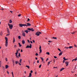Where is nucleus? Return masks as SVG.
I'll list each match as a JSON object with an SVG mask.
<instances>
[{
    "label": "nucleus",
    "instance_id": "obj_1",
    "mask_svg": "<svg viewBox=\"0 0 77 77\" xmlns=\"http://www.w3.org/2000/svg\"><path fill=\"white\" fill-rule=\"evenodd\" d=\"M26 24H26H19V25L20 27H22L23 26H26V27H27V26H31V24L29 23H27Z\"/></svg>",
    "mask_w": 77,
    "mask_h": 77
},
{
    "label": "nucleus",
    "instance_id": "obj_2",
    "mask_svg": "<svg viewBox=\"0 0 77 77\" xmlns=\"http://www.w3.org/2000/svg\"><path fill=\"white\" fill-rule=\"evenodd\" d=\"M6 42H5V46L6 47H7L8 46V38L7 37H5V38Z\"/></svg>",
    "mask_w": 77,
    "mask_h": 77
},
{
    "label": "nucleus",
    "instance_id": "obj_3",
    "mask_svg": "<svg viewBox=\"0 0 77 77\" xmlns=\"http://www.w3.org/2000/svg\"><path fill=\"white\" fill-rule=\"evenodd\" d=\"M9 27V28L10 29H12V28H13V25L12 24H9V23H8V24Z\"/></svg>",
    "mask_w": 77,
    "mask_h": 77
},
{
    "label": "nucleus",
    "instance_id": "obj_4",
    "mask_svg": "<svg viewBox=\"0 0 77 77\" xmlns=\"http://www.w3.org/2000/svg\"><path fill=\"white\" fill-rule=\"evenodd\" d=\"M41 33H42L41 32H36L35 35H37V36H39L40 34H41Z\"/></svg>",
    "mask_w": 77,
    "mask_h": 77
},
{
    "label": "nucleus",
    "instance_id": "obj_5",
    "mask_svg": "<svg viewBox=\"0 0 77 77\" xmlns=\"http://www.w3.org/2000/svg\"><path fill=\"white\" fill-rule=\"evenodd\" d=\"M30 46L29 45H27L26 47V48H32V44H30Z\"/></svg>",
    "mask_w": 77,
    "mask_h": 77
},
{
    "label": "nucleus",
    "instance_id": "obj_6",
    "mask_svg": "<svg viewBox=\"0 0 77 77\" xmlns=\"http://www.w3.org/2000/svg\"><path fill=\"white\" fill-rule=\"evenodd\" d=\"M15 54H16V56L17 58H20V57H18V56L17 55V54H18V53H16Z\"/></svg>",
    "mask_w": 77,
    "mask_h": 77
},
{
    "label": "nucleus",
    "instance_id": "obj_7",
    "mask_svg": "<svg viewBox=\"0 0 77 77\" xmlns=\"http://www.w3.org/2000/svg\"><path fill=\"white\" fill-rule=\"evenodd\" d=\"M65 63L66 65V66H68V64H69V62H66Z\"/></svg>",
    "mask_w": 77,
    "mask_h": 77
},
{
    "label": "nucleus",
    "instance_id": "obj_8",
    "mask_svg": "<svg viewBox=\"0 0 77 77\" xmlns=\"http://www.w3.org/2000/svg\"><path fill=\"white\" fill-rule=\"evenodd\" d=\"M7 33H10V31H9V28H7Z\"/></svg>",
    "mask_w": 77,
    "mask_h": 77
},
{
    "label": "nucleus",
    "instance_id": "obj_9",
    "mask_svg": "<svg viewBox=\"0 0 77 77\" xmlns=\"http://www.w3.org/2000/svg\"><path fill=\"white\" fill-rule=\"evenodd\" d=\"M22 35L23 36H26V34L25 33V32H23L22 34Z\"/></svg>",
    "mask_w": 77,
    "mask_h": 77
},
{
    "label": "nucleus",
    "instance_id": "obj_10",
    "mask_svg": "<svg viewBox=\"0 0 77 77\" xmlns=\"http://www.w3.org/2000/svg\"><path fill=\"white\" fill-rule=\"evenodd\" d=\"M31 31H32V32H34V31H35V30L33 29V28H32L31 29Z\"/></svg>",
    "mask_w": 77,
    "mask_h": 77
},
{
    "label": "nucleus",
    "instance_id": "obj_11",
    "mask_svg": "<svg viewBox=\"0 0 77 77\" xmlns=\"http://www.w3.org/2000/svg\"><path fill=\"white\" fill-rule=\"evenodd\" d=\"M22 42L23 44H25V41H24V40H23L22 41Z\"/></svg>",
    "mask_w": 77,
    "mask_h": 77
},
{
    "label": "nucleus",
    "instance_id": "obj_12",
    "mask_svg": "<svg viewBox=\"0 0 77 77\" xmlns=\"http://www.w3.org/2000/svg\"><path fill=\"white\" fill-rule=\"evenodd\" d=\"M77 60V57H76L75 59H73L72 60V62H73V61H74V60Z\"/></svg>",
    "mask_w": 77,
    "mask_h": 77
},
{
    "label": "nucleus",
    "instance_id": "obj_13",
    "mask_svg": "<svg viewBox=\"0 0 77 77\" xmlns=\"http://www.w3.org/2000/svg\"><path fill=\"white\" fill-rule=\"evenodd\" d=\"M2 35H3V32L2 31H1L0 33V36H2Z\"/></svg>",
    "mask_w": 77,
    "mask_h": 77
},
{
    "label": "nucleus",
    "instance_id": "obj_14",
    "mask_svg": "<svg viewBox=\"0 0 77 77\" xmlns=\"http://www.w3.org/2000/svg\"><path fill=\"white\" fill-rule=\"evenodd\" d=\"M15 42V38H13V43H14Z\"/></svg>",
    "mask_w": 77,
    "mask_h": 77
},
{
    "label": "nucleus",
    "instance_id": "obj_15",
    "mask_svg": "<svg viewBox=\"0 0 77 77\" xmlns=\"http://www.w3.org/2000/svg\"><path fill=\"white\" fill-rule=\"evenodd\" d=\"M62 54V52H60L59 54V56H61Z\"/></svg>",
    "mask_w": 77,
    "mask_h": 77
},
{
    "label": "nucleus",
    "instance_id": "obj_16",
    "mask_svg": "<svg viewBox=\"0 0 77 77\" xmlns=\"http://www.w3.org/2000/svg\"><path fill=\"white\" fill-rule=\"evenodd\" d=\"M24 32H26V33H28V32H29V31L27 30H25Z\"/></svg>",
    "mask_w": 77,
    "mask_h": 77
},
{
    "label": "nucleus",
    "instance_id": "obj_17",
    "mask_svg": "<svg viewBox=\"0 0 77 77\" xmlns=\"http://www.w3.org/2000/svg\"><path fill=\"white\" fill-rule=\"evenodd\" d=\"M18 61H15V64H16V65H17V64L18 63Z\"/></svg>",
    "mask_w": 77,
    "mask_h": 77
},
{
    "label": "nucleus",
    "instance_id": "obj_18",
    "mask_svg": "<svg viewBox=\"0 0 77 77\" xmlns=\"http://www.w3.org/2000/svg\"><path fill=\"white\" fill-rule=\"evenodd\" d=\"M64 69L65 68H61L60 70V71H63V69Z\"/></svg>",
    "mask_w": 77,
    "mask_h": 77
},
{
    "label": "nucleus",
    "instance_id": "obj_19",
    "mask_svg": "<svg viewBox=\"0 0 77 77\" xmlns=\"http://www.w3.org/2000/svg\"><path fill=\"white\" fill-rule=\"evenodd\" d=\"M72 48H73V46H70L69 47V48L71 49Z\"/></svg>",
    "mask_w": 77,
    "mask_h": 77
},
{
    "label": "nucleus",
    "instance_id": "obj_20",
    "mask_svg": "<svg viewBox=\"0 0 77 77\" xmlns=\"http://www.w3.org/2000/svg\"><path fill=\"white\" fill-rule=\"evenodd\" d=\"M26 67L28 68H30V66H26Z\"/></svg>",
    "mask_w": 77,
    "mask_h": 77
},
{
    "label": "nucleus",
    "instance_id": "obj_21",
    "mask_svg": "<svg viewBox=\"0 0 77 77\" xmlns=\"http://www.w3.org/2000/svg\"><path fill=\"white\" fill-rule=\"evenodd\" d=\"M5 68H6V69H7V68H8V65H6L5 66Z\"/></svg>",
    "mask_w": 77,
    "mask_h": 77
},
{
    "label": "nucleus",
    "instance_id": "obj_22",
    "mask_svg": "<svg viewBox=\"0 0 77 77\" xmlns=\"http://www.w3.org/2000/svg\"><path fill=\"white\" fill-rule=\"evenodd\" d=\"M12 62H13V64H14V63H15V61H14V60L13 59L12 60Z\"/></svg>",
    "mask_w": 77,
    "mask_h": 77
},
{
    "label": "nucleus",
    "instance_id": "obj_23",
    "mask_svg": "<svg viewBox=\"0 0 77 77\" xmlns=\"http://www.w3.org/2000/svg\"><path fill=\"white\" fill-rule=\"evenodd\" d=\"M27 30H29V31H31V29L30 28H28Z\"/></svg>",
    "mask_w": 77,
    "mask_h": 77
},
{
    "label": "nucleus",
    "instance_id": "obj_24",
    "mask_svg": "<svg viewBox=\"0 0 77 77\" xmlns=\"http://www.w3.org/2000/svg\"><path fill=\"white\" fill-rule=\"evenodd\" d=\"M46 54H48V55H50V53L47 52L46 53Z\"/></svg>",
    "mask_w": 77,
    "mask_h": 77
},
{
    "label": "nucleus",
    "instance_id": "obj_25",
    "mask_svg": "<svg viewBox=\"0 0 77 77\" xmlns=\"http://www.w3.org/2000/svg\"><path fill=\"white\" fill-rule=\"evenodd\" d=\"M2 66V61H0V67Z\"/></svg>",
    "mask_w": 77,
    "mask_h": 77
},
{
    "label": "nucleus",
    "instance_id": "obj_26",
    "mask_svg": "<svg viewBox=\"0 0 77 77\" xmlns=\"http://www.w3.org/2000/svg\"><path fill=\"white\" fill-rule=\"evenodd\" d=\"M75 31H74L72 32H71V33H72V34H75Z\"/></svg>",
    "mask_w": 77,
    "mask_h": 77
},
{
    "label": "nucleus",
    "instance_id": "obj_27",
    "mask_svg": "<svg viewBox=\"0 0 77 77\" xmlns=\"http://www.w3.org/2000/svg\"><path fill=\"white\" fill-rule=\"evenodd\" d=\"M19 47H21L22 45L20 44V43H19Z\"/></svg>",
    "mask_w": 77,
    "mask_h": 77
},
{
    "label": "nucleus",
    "instance_id": "obj_28",
    "mask_svg": "<svg viewBox=\"0 0 77 77\" xmlns=\"http://www.w3.org/2000/svg\"><path fill=\"white\" fill-rule=\"evenodd\" d=\"M53 39H57V38L56 37H53Z\"/></svg>",
    "mask_w": 77,
    "mask_h": 77
},
{
    "label": "nucleus",
    "instance_id": "obj_29",
    "mask_svg": "<svg viewBox=\"0 0 77 77\" xmlns=\"http://www.w3.org/2000/svg\"><path fill=\"white\" fill-rule=\"evenodd\" d=\"M19 55L18 56V57H21V54H20V53H19Z\"/></svg>",
    "mask_w": 77,
    "mask_h": 77
},
{
    "label": "nucleus",
    "instance_id": "obj_30",
    "mask_svg": "<svg viewBox=\"0 0 77 77\" xmlns=\"http://www.w3.org/2000/svg\"><path fill=\"white\" fill-rule=\"evenodd\" d=\"M18 38L19 39H21V36H19L18 37Z\"/></svg>",
    "mask_w": 77,
    "mask_h": 77
},
{
    "label": "nucleus",
    "instance_id": "obj_31",
    "mask_svg": "<svg viewBox=\"0 0 77 77\" xmlns=\"http://www.w3.org/2000/svg\"><path fill=\"white\" fill-rule=\"evenodd\" d=\"M41 59H42V61H44V58L41 57Z\"/></svg>",
    "mask_w": 77,
    "mask_h": 77
},
{
    "label": "nucleus",
    "instance_id": "obj_32",
    "mask_svg": "<svg viewBox=\"0 0 77 77\" xmlns=\"http://www.w3.org/2000/svg\"><path fill=\"white\" fill-rule=\"evenodd\" d=\"M12 20H10V21H9L10 23H12Z\"/></svg>",
    "mask_w": 77,
    "mask_h": 77
},
{
    "label": "nucleus",
    "instance_id": "obj_33",
    "mask_svg": "<svg viewBox=\"0 0 77 77\" xmlns=\"http://www.w3.org/2000/svg\"><path fill=\"white\" fill-rule=\"evenodd\" d=\"M50 63V62H48V65H49V64Z\"/></svg>",
    "mask_w": 77,
    "mask_h": 77
},
{
    "label": "nucleus",
    "instance_id": "obj_34",
    "mask_svg": "<svg viewBox=\"0 0 77 77\" xmlns=\"http://www.w3.org/2000/svg\"><path fill=\"white\" fill-rule=\"evenodd\" d=\"M58 50H59V51H60V52H61V50H60V49L59 48H58Z\"/></svg>",
    "mask_w": 77,
    "mask_h": 77
},
{
    "label": "nucleus",
    "instance_id": "obj_35",
    "mask_svg": "<svg viewBox=\"0 0 77 77\" xmlns=\"http://www.w3.org/2000/svg\"><path fill=\"white\" fill-rule=\"evenodd\" d=\"M40 52H39V53L40 54V53H41L42 52V50H41V49H40Z\"/></svg>",
    "mask_w": 77,
    "mask_h": 77
},
{
    "label": "nucleus",
    "instance_id": "obj_36",
    "mask_svg": "<svg viewBox=\"0 0 77 77\" xmlns=\"http://www.w3.org/2000/svg\"><path fill=\"white\" fill-rule=\"evenodd\" d=\"M63 59H64V60H66L65 57H64L63 58Z\"/></svg>",
    "mask_w": 77,
    "mask_h": 77
},
{
    "label": "nucleus",
    "instance_id": "obj_37",
    "mask_svg": "<svg viewBox=\"0 0 77 77\" xmlns=\"http://www.w3.org/2000/svg\"><path fill=\"white\" fill-rule=\"evenodd\" d=\"M27 21H29L30 20V19H29V18H28L27 19Z\"/></svg>",
    "mask_w": 77,
    "mask_h": 77
},
{
    "label": "nucleus",
    "instance_id": "obj_38",
    "mask_svg": "<svg viewBox=\"0 0 77 77\" xmlns=\"http://www.w3.org/2000/svg\"><path fill=\"white\" fill-rule=\"evenodd\" d=\"M21 61H22V59H20V63H21Z\"/></svg>",
    "mask_w": 77,
    "mask_h": 77
},
{
    "label": "nucleus",
    "instance_id": "obj_39",
    "mask_svg": "<svg viewBox=\"0 0 77 77\" xmlns=\"http://www.w3.org/2000/svg\"><path fill=\"white\" fill-rule=\"evenodd\" d=\"M65 48H67V49H68V48H69V47H64Z\"/></svg>",
    "mask_w": 77,
    "mask_h": 77
},
{
    "label": "nucleus",
    "instance_id": "obj_40",
    "mask_svg": "<svg viewBox=\"0 0 77 77\" xmlns=\"http://www.w3.org/2000/svg\"><path fill=\"white\" fill-rule=\"evenodd\" d=\"M54 58H55V59H56V58H57V57H56V56H54Z\"/></svg>",
    "mask_w": 77,
    "mask_h": 77
},
{
    "label": "nucleus",
    "instance_id": "obj_41",
    "mask_svg": "<svg viewBox=\"0 0 77 77\" xmlns=\"http://www.w3.org/2000/svg\"><path fill=\"white\" fill-rule=\"evenodd\" d=\"M5 60H6V61H8V58H5Z\"/></svg>",
    "mask_w": 77,
    "mask_h": 77
},
{
    "label": "nucleus",
    "instance_id": "obj_42",
    "mask_svg": "<svg viewBox=\"0 0 77 77\" xmlns=\"http://www.w3.org/2000/svg\"><path fill=\"white\" fill-rule=\"evenodd\" d=\"M42 65L41 64V65H40V66H39V68H41V66H42Z\"/></svg>",
    "mask_w": 77,
    "mask_h": 77
},
{
    "label": "nucleus",
    "instance_id": "obj_43",
    "mask_svg": "<svg viewBox=\"0 0 77 77\" xmlns=\"http://www.w3.org/2000/svg\"><path fill=\"white\" fill-rule=\"evenodd\" d=\"M35 56H38V53H36L35 54Z\"/></svg>",
    "mask_w": 77,
    "mask_h": 77
},
{
    "label": "nucleus",
    "instance_id": "obj_44",
    "mask_svg": "<svg viewBox=\"0 0 77 77\" xmlns=\"http://www.w3.org/2000/svg\"><path fill=\"white\" fill-rule=\"evenodd\" d=\"M14 48H17V45H14Z\"/></svg>",
    "mask_w": 77,
    "mask_h": 77
},
{
    "label": "nucleus",
    "instance_id": "obj_45",
    "mask_svg": "<svg viewBox=\"0 0 77 77\" xmlns=\"http://www.w3.org/2000/svg\"><path fill=\"white\" fill-rule=\"evenodd\" d=\"M9 35H10V34L9 33H8V34L6 35V36H9Z\"/></svg>",
    "mask_w": 77,
    "mask_h": 77
},
{
    "label": "nucleus",
    "instance_id": "obj_46",
    "mask_svg": "<svg viewBox=\"0 0 77 77\" xmlns=\"http://www.w3.org/2000/svg\"><path fill=\"white\" fill-rule=\"evenodd\" d=\"M21 14H19L18 15V17H20L21 16Z\"/></svg>",
    "mask_w": 77,
    "mask_h": 77
},
{
    "label": "nucleus",
    "instance_id": "obj_47",
    "mask_svg": "<svg viewBox=\"0 0 77 77\" xmlns=\"http://www.w3.org/2000/svg\"><path fill=\"white\" fill-rule=\"evenodd\" d=\"M39 49H41V45L40 46Z\"/></svg>",
    "mask_w": 77,
    "mask_h": 77
},
{
    "label": "nucleus",
    "instance_id": "obj_48",
    "mask_svg": "<svg viewBox=\"0 0 77 77\" xmlns=\"http://www.w3.org/2000/svg\"><path fill=\"white\" fill-rule=\"evenodd\" d=\"M32 41H33V42H34V43H35V40H33Z\"/></svg>",
    "mask_w": 77,
    "mask_h": 77
},
{
    "label": "nucleus",
    "instance_id": "obj_49",
    "mask_svg": "<svg viewBox=\"0 0 77 77\" xmlns=\"http://www.w3.org/2000/svg\"><path fill=\"white\" fill-rule=\"evenodd\" d=\"M27 41L29 43H30V41L29 40H27Z\"/></svg>",
    "mask_w": 77,
    "mask_h": 77
},
{
    "label": "nucleus",
    "instance_id": "obj_50",
    "mask_svg": "<svg viewBox=\"0 0 77 77\" xmlns=\"http://www.w3.org/2000/svg\"><path fill=\"white\" fill-rule=\"evenodd\" d=\"M19 65H21V64L20 63H19Z\"/></svg>",
    "mask_w": 77,
    "mask_h": 77
},
{
    "label": "nucleus",
    "instance_id": "obj_51",
    "mask_svg": "<svg viewBox=\"0 0 77 77\" xmlns=\"http://www.w3.org/2000/svg\"><path fill=\"white\" fill-rule=\"evenodd\" d=\"M37 63H39V60H38L37 61Z\"/></svg>",
    "mask_w": 77,
    "mask_h": 77
},
{
    "label": "nucleus",
    "instance_id": "obj_52",
    "mask_svg": "<svg viewBox=\"0 0 77 77\" xmlns=\"http://www.w3.org/2000/svg\"><path fill=\"white\" fill-rule=\"evenodd\" d=\"M10 12L12 13V12H13V11H10Z\"/></svg>",
    "mask_w": 77,
    "mask_h": 77
},
{
    "label": "nucleus",
    "instance_id": "obj_53",
    "mask_svg": "<svg viewBox=\"0 0 77 77\" xmlns=\"http://www.w3.org/2000/svg\"><path fill=\"white\" fill-rule=\"evenodd\" d=\"M48 42H51V41H48Z\"/></svg>",
    "mask_w": 77,
    "mask_h": 77
},
{
    "label": "nucleus",
    "instance_id": "obj_54",
    "mask_svg": "<svg viewBox=\"0 0 77 77\" xmlns=\"http://www.w3.org/2000/svg\"><path fill=\"white\" fill-rule=\"evenodd\" d=\"M63 63H65V60H63Z\"/></svg>",
    "mask_w": 77,
    "mask_h": 77
},
{
    "label": "nucleus",
    "instance_id": "obj_55",
    "mask_svg": "<svg viewBox=\"0 0 77 77\" xmlns=\"http://www.w3.org/2000/svg\"><path fill=\"white\" fill-rule=\"evenodd\" d=\"M12 74L13 75H14V73L13 72H12Z\"/></svg>",
    "mask_w": 77,
    "mask_h": 77
},
{
    "label": "nucleus",
    "instance_id": "obj_56",
    "mask_svg": "<svg viewBox=\"0 0 77 77\" xmlns=\"http://www.w3.org/2000/svg\"><path fill=\"white\" fill-rule=\"evenodd\" d=\"M30 42L31 43V44H32L33 43V42H32L31 41H30Z\"/></svg>",
    "mask_w": 77,
    "mask_h": 77
},
{
    "label": "nucleus",
    "instance_id": "obj_57",
    "mask_svg": "<svg viewBox=\"0 0 77 77\" xmlns=\"http://www.w3.org/2000/svg\"><path fill=\"white\" fill-rule=\"evenodd\" d=\"M38 59V58L37 57H35V60H37Z\"/></svg>",
    "mask_w": 77,
    "mask_h": 77
},
{
    "label": "nucleus",
    "instance_id": "obj_58",
    "mask_svg": "<svg viewBox=\"0 0 77 77\" xmlns=\"http://www.w3.org/2000/svg\"><path fill=\"white\" fill-rule=\"evenodd\" d=\"M24 73L25 74H26V71H24Z\"/></svg>",
    "mask_w": 77,
    "mask_h": 77
},
{
    "label": "nucleus",
    "instance_id": "obj_59",
    "mask_svg": "<svg viewBox=\"0 0 77 77\" xmlns=\"http://www.w3.org/2000/svg\"><path fill=\"white\" fill-rule=\"evenodd\" d=\"M18 50H17L16 53H18Z\"/></svg>",
    "mask_w": 77,
    "mask_h": 77
},
{
    "label": "nucleus",
    "instance_id": "obj_60",
    "mask_svg": "<svg viewBox=\"0 0 77 77\" xmlns=\"http://www.w3.org/2000/svg\"><path fill=\"white\" fill-rule=\"evenodd\" d=\"M21 52H23V50L22 49L21 50Z\"/></svg>",
    "mask_w": 77,
    "mask_h": 77
},
{
    "label": "nucleus",
    "instance_id": "obj_61",
    "mask_svg": "<svg viewBox=\"0 0 77 77\" xmlns=\"http://www.w3.org/2000/svg\"><path fill=\"white\" fill-rule=\"evenodd\" d=\"M48 60V58L46 60V61H47Z\"/></svg>",
    "mask_w": 77,
    "mask_h": 77
},
{
    "label": "nucleus",
    "instance_id": "obj_62",
    "mask_svg": "<svg viewBox=\"0 0 77 77\" xmlns=\"http://www.w3.org/2000/svg\"><path fill=\"white\" fill-rule=\"evenodd\" d=\"M20 49H18V51H20Z\"/></svg>",
    "mask_w": 77,
    "mask_h": 77
},
{
    "label": "nucleus",
    "instance_id": "obj_63",
    "mask_svg": "<svg viewBox=\"0 0 77 77\" xmlns=\"http://www.w3.org/2000/svg\"><path fill=\"white\" fill-rule=\"evenodd\" d=\"M7 73H8V74H9V72H8V71H7Z\"/></svg>",
    "mask_w": 77,
    "mask_h": 77
},
{
    "label": "nucleus",
    "instance_id": "obj_64",
    "mask_svg": "<svg viewBox=\"0 0 77 77\" xmlns=\"http://www.w3.org/2000/svg\"><path fill=\"white\" fill-rule=\"evenodd\" d=\"M75 47H77V46H76L75 45H74Z\"/></svg>",
    "mask_w": 77,
    "mask_h": 77
}]
</instances>
